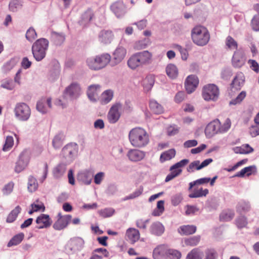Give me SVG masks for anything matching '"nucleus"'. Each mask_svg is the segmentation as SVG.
<instances>
[{
	"mask_svg": "<svg viewBox=\"0 0 259 259\" xmlns=\"http://www.w3.org/2000/svg\"><path fill=\"white\" fill-rule=\"evenodd\" d=\"M18 60L13 58L5 62L1 67V71L3 74L9 73L17 64Z\"/></svg>",
	"mask_w": 259,
	"mask_h": 259,
	"instance_id": "obj_27",
	"label": "nucleus"
},
{
	"mask_svg": "<svg viewBox=\"0 0 259 259\" xmlns=\"http://www.w3.org/2000/svg\"><path fill=\"white\" fill-rule=\"evenodd\" d=\"M152 61V53L145 50L132 55L127 61V65L130 69L136 70L139 68L150 65Z\"/></svg>",
	"mask_w": 259,
	"mask_h": 259,
	"instance_id": "obj_1",
	"label": "nucleus"
},
{
	"mask_svg": "<svg viewBox=\"0 0 259 259\" xmlns=\"http://www.w3.org/2000/svg\"><path fill=\"white\" fill-rule=\"evenodd\" d=\"M149 106L152 111L155 114H159L163 112V107L154 100H150Z\"/></svg>",
	"mask_w": 259,
	"mask_h": 259,
	"instance_id": "obj_33",
	"label": "nucleus"
},
{
	"mask_svg": "<svg viewBox=\"0 0 259 259\" xmlns=\"http://www.w3.org/2000/svg\"><path fill=\"white\" fill-rule=\"evenodd\" d=\"M226 45L230 49H236L237 43L235 39L230 36H228L226 39Z\"/></svg>",
	"mask_w": 259,
	"mask_h": 259,
	"instance_id": "obj_57",
	"label": "nucleus"
},
{
	"mask_svg": "<svg viewBox=\"0 0 259 259\" xmlns=\"http://www.w3.org/2000/svg\"><path fill=\"white\" fill-rule=\"evenodd\" d=\"M164 231L165 227L164 225L158 221L152 223L149 227L150 233L156 236H161Z\"/></svg>",
	"mask_w": 259,
	"mask_h": 259,
	"instance_id": "obj_18",
	"label": "nucleus"
},
{
	"mask_svg": "<svg viewBox=\"0 0 259 259\" xmlns=\"http://www.w3.org/2000/svg\"><path fill=\"white\" fill-rule=\"evenodd\" d=\"M127 156L130 160L137 162L144 159L145 152L138 149H131L128 151Z\"/></svg>",
	"mask_w": 259,
	"mask_h": 259,
	"instance_id": "obj_21",
	"label": "nucleus"
},
{
	"mask_svg": "<svg viewBox=\"0 0 259 259\" xmlns=\"http://www.w3.org/2000/svg\"><path fill=\"white\" fill-rule=\"evenodd\" d=\"M14 145V139L12 136H7L4 145L3 150L4 151H9Z\"/></svg>",
	"mask_w": 259,
	"mask_h": 259,
	"instance_id": "obj_55",
	"label": "nucleus"
},
{
	"mask_svg": "<svg viewBox=\"0 0 259 259\" xmlns=\"http://www.w3.org/2000/svg\"><path fill=\"white\" fill-rule=\"evenodd\" d=\"M220 121L215 120L208 123L205 129V134L207 138H211L214 135L220 133Z\"/></svg>",
	"mask_w": 259,
	"mask_h": 259,
	"instance_id": "obj_17",
	"label": "nucleus"
},
{
	"mask_svg": "<svg viewBox=\"0 0 259 259\" xmlns=\"http://www.w3.org/2000/svg\"><path fill=\"white\" fill-rule=\"evenodd\" d=\"M203 252L198 248L192 249L187 255L186 259H202Z\"/></svg>",
	"mask_w": 259,
	"mask_h": 259,
	"instance_id": "obj_35",
	"label": "nucleus"
},
{
	"mask_svg": "<svg viewBox=\"0 0 259 259\" xmlns=\"http://www.w3.org/2000/svg\"><path fill=\"white\" fill-rule=\"evenodd\" d=\"M199 83L198 77L194 75H189L185 82L186 90L188 93L191 94L194 92Z\"/></svg>",
	"mask_w": 259,
	"mask_h": 259,
	"instance_id": "obj_16",
	"label": "nucleus"
},
{
	"mask_svg": "<svg viewBox=\"0 0 259 259\" xmlns=\"http://www.w3.org/2000/svg\"><path fill=\"white\" fill-rule=\"evenodd\" d=\"M30 158V152L27 150H24L20 154L18 160L27 166L29 163Z\"/></svg>",
	"mask_w": 259,
	"mask_h": 259,
	"instance_id": "obj_49",
	"label": "nucleus"
},
{
	"mask_svg": "<svg viewBox=\"0 0 259 259\" xmlns=\"http://www.w3.org/2000/svg\"><path fill=\"white\" fill-rule=\"evenodd\" d=\"M94 173V170L92 169L81 170L77 175V181L81 185H89L92 182Z\"/></svg>",
	"mask_w": 259,
	"mask_h": 259,
	"instance_id": "obj_10",
	"label": "nucleus"
},
{
	"mask_svg": "<svg viewBox=\"0 0 259 259\" xmlns=\"http://www.w3.org/2000/svg\"><path fill=\"white\" fill-rule=\"evenodd\" d=\"M22 6L21 0H12L9 4V9L12 12H16Z\"/></svg>",
	"mask_w": 259,
	"mask_h": 259,
	"instance_id": "obj_52",
	"label": "nucleus"
},
{
	"mask_svg": "<svg viewBox=\"0 0 259 259\" xmlns=\"http://www.w3.org/2000/svg\"><path fill=\"white\" fill-rule=\"evenodd\" d=\"M114 92L112 89H107L103 92L99 96V102L101 105H105L110 103L114 97Z\"/></svg>",
	"mask_w": 259,
	"mask_h": 259,
	"instance_id": "obj_20",
	"label": "nucleus"
},
{
	"mask_svg": "<svg viewBox=\"0 0 259 259\" xmlns=\"http://www.w3.org/2000/svg\"><path fill=\"white\" fill-rule=\"evenodd\" d=\"M128 140L134 147L142 148L149 143V135L146 130L141 127L132 128L128 133Z\"/></svg>",
	"mask_w": 259,
	"mask_h": 259,
	"instance_id": "obj_2",
	"label": "nucleus"
},
{
	"mask_svg": "<svg viewBox=\"0 0 259 259\" xmlns=\"http://www.w3.org/2000/svg\"><path fill=\"white\" fill-rule=\"evenodd\" d=\"M112 11L117 17L122 16L125 13V6L122 2H116L111 6Z\"/></svg>",
	"mask_w": 259,
	"mask_h": 259,
	"instance_id": "obj_26",
	"label": "nucleus"
},
{
	"mask_svg": "<svg viewBox=\"0 0 259 259\" xmlns=\"http://www.w3.org/2000/svg\"><path fill=\"white\" fill-rule=\"evenodd\" d=\"M37 37V34L34 28L30 27L29 28L26 33V39L32 42Z\"/></svg>",
	"mask_w": 259,
	"mask_h": 259,
	"instance_id": "obj_56",
	"label": "nucleus"
},
{
	"mask_svg": "<svg viewBox=\"0 0 259 259\" xmlns=\"http://www.w3.org/2000/svg\"><path fill=\"white\" fill-rule=\"evenodd\" d=\"M208 194V190L207 189H203L202 188L200 189L195 188L192 193L189 194V197L191 198H199L206 196Z\"/></svg>",
	"mask_w": 259,
	"mask_h": 259,
	"instance_id": "obj_32",
	"label": "nucleus"
},
{
	"mask_svg": "<svg viewBox=\"0 0 259 259\" xmlns=\"http://www.w3.org/2000/svg\"><path fill=\"white\" fill-rule=\"evenodd\" d=\"M165 72L167 75L171 79H176L179 74V70L176 65L170 63L165 67Z\"/></svg>",
	"mask_w": 259,
	"mask_h": 259,
	"instance_id": "obj_29",
	"label": "nucleus"
},
{
	"mask_svg": "<svg viewBox=\"0 0 259 259\" xmlns=\"http://www.w3.org/2000/svg\"><path fill=\"white\" fill-rule=\"evenodd\" d=\"M121 107L122 105L120 103H116L111 107L107 114V119L110 123H115L119 120L120 117L119 110Z\"/></svg>",
	"mask_w": 259,
	"mask_h": 259,
	"instance_id": "obj_13",
	"label": "nucleus"
},
{
	"mask_svg": "<svg viewBox=\"0 0 259 259\" xmlns=\"http://www.w3.org/2000/svg\"><path fill=\"white\" fill-rule=\"evenodd\" d=\"M126 55V50L123 47H118L113 53V58L110 60V65L115 66L122 62Z\"/></svg>",
	"mask_w": 259,
	"mask_h": 259,
	"instance_id": "obj_12",
	"label": "nucleus"
},
{
	"mask_svg": "<svg viewBox=\"0 0 259 259\" xmlns=\"http://www.w3.org/2000/svg\"><path fill=\"white\" fill-rule=\"evenodd\" d=\"M192 41L198 46H204L210 39V34L207 28L201 25L193 27L191 31Z\"/></svg>",
	"mask_w": 259,
	"mask_h": 259,
	"instance_id": "obj_3",
	"label": "nucleus"
},
{
	"mask_svg": "<svg viewBox=\"0 0 259 259\" xmlns=\"http://www.w3.org/2000/svg\"><path fill=\"white\" fill-rule=\"evenodd\" d=\"M24 235L23 233H20L14 236L8 242V247H11L19 244L24 239Z\"/></svg>",
	"mask_w": 259,
	"mask_h": 259,
	"instance_id": "obj_41",
	"label": "nucleus"
},
{
	"mask_svg": "<svg viewBox=\"0 0 259 259\" xmlns=\"http://www.w3.org/2000/svg\"><path fill=\"white\" fill-rule=\"evenodd\" d=\"M60 72V67L58 64H56L54 68L51 69L49 72V79L54 81L59 76Z\"/></svg>",
	"mask_w": 259,
	"mask_h": 259,
	"instance_id": "obj_43",
	"label": "nucleus"
},
{
	"mask_svg": "<svg viewBox=\"0 0 259 259\" xmlns=\"http://www.w3.org/2000/svg\"><path fill=\"white\" fill-rule=\"evenodd\" d=\"M246 96V93L245 91H242L241 93H239V94L237 96V97L233 99L230 102V105H236L237 104L240 103L242 102V101L244 99V98Z\"/></svg>",
	"mask_w": 259,
	"mask_h": 259,
	"instance_id": "obj_59",
	"label": "nucleus"
},
{
	"mask_svg": "<svg viewBox=\"0 0 259 259\" xmlns=\"http://www.w3.org/2000/svg\"><path fill=\"white\" fill-rule=\"evenodd\" d=\"M51 108V98H42L38 101L36 104V109L42 114L47 113Z\"/></svg>",
	"mask_w": 259,
	"mask_h": 259,
	"instance_id": "obj_19",
	"label": "nucleus"
},
{
	"mask_svg": "<svg viewBox=\"0 0 259 259\" xmlns=\"http://www.w3.org/2000/svg\"><path fill=\"white\" fill-rule=\"evenodd\" d=\"M246 59L243 51L240 50H237L234 52L233 56L232 65L234 67L240 68L245 64Z\"/></svg>",
	"mask_w": 259,
	"mask_h": 259,
	"instance_id": "obj_15",
	"label": "nucleus"
},
{
	"mask_svg": "<svg viewBox=\"0 0 259 259\" xmlns=\"http://www.w3.org/2000/svg\"><path fill=\"white\" fill-rule=\"evenodd\" d=\"M155 82L154 76L150 74L147 75L143 81V85L144 90L148 92L153 87Z\"/></svg>",
	"mask_w": 259,
	"mask_h": 259,
	"instance_id": "obj_31",
	"label": "nucleus"
},
{
	"mask_svg": "<svg viewBox=\"0 0 259 259\" xmlns=\"http://www.w3.org/2000/svg\"><path fill=\"white\" fill-rule=\"evenodd\" d=\"M65 93L71 100H75L82 94V90L79 83L73 82L66 88Z\"/></svg>",
	"mask_w": 259,
	"mask_h": 259,
	"instance_id": "obj_11",
	"label": "nucleus"
},
{
	"mask_svg": "<svg viewBox=\"0 0 259 259\" xmlns=\"http://www.w3.org/2000/svg\"><path fill=\"white\" fill-rule=\"evenodd\" d=\"M183 199V197L181 193L176 194L171 197V204L174 206H177L182 202Z\"/></svg>",
	"mask_w": 259,
	"mask_h": 259,
	"instance_id": "obj_60",
	"label": "nucleus"
},
{
	"mask_svg": "<svg viewBox=\"0 0 259 259\" xmlns=\"http://www.w3.org/2000/svg\"><path fill=\"white\" fill-rule=\"evenodd\" d=\"M235 224L239 229L246 228L248 225L247 219L244 215L239 216L236 219Z\"/></svg>",
	"mask_w": 259,
	"mask_h": 259,
	"instance_id": "obj_39",
	"label": "nucleus"
},
{
	"mask_svg": "<svg viewBox=\"0 0 259 259\" xmlns=\"http://www.w3.org/2000/svg\"><path fill=\"white\" fill-rule=\"evenodd\" d=\"M245 82V76L243 73L241 72H237L233 79L231 84L232 89L237 90H240L243 85Z\"/></svg>",
	"mask_w": 259,
	"mask_h": 259,
	"instance_id": "obj_23",
	"label": "nucleus"
},
{
	"mask_svg": "<svg viewBox=\"0 0 259 259\" xmlns=\"http://www.w3.org/2000/svg\"><path fill=\"white\" fill-rule=\"evenodd\" d=\"M21 210V207L19 206H17L9 214L7 222L8 223L13 222L17 218L18 214L20 212Z\"/></svg>",
	"mask_w": 259,
	"mask_h": 259,
	"instance_id": "obj_45",
	"label": "nucleus"
},
{
	"mask_svg": "<svg viewBox=\"0 0 259 259\" xmlns=\"http://www.w3.org/2000/svg\"><path fill=\"white\" fill-rule=\"evenodd\" d=\"M143 191V187H140L136 190H135L133 193L129 195L128 196H126L124 197L123 200L124 201L128 200V199H134L136 197H138L140 195L142 194Z\"/></svg>",
	"mask_w": 259,
	"mask_h": 259,
	"instance_id": "obj_58",
	"label": "nucleus"
},
{
	"mask_svg": "<svg viewBox=\"0 0 259 259\" xmlns=\"http://www.w3.org/2000/svg\"><path fill=\"white\" fill-rule=\"evenodd\" d=\"M78 145L74 143L66 145L62 149V154L68 163L72 162L77 155Z\"/></svg>",
	"mask_w": 259,
	"mask_h": 259,
	"instance_id": "obj_9",
	"label": "nucleus"
},
{
	"mask_svg": "<svg viewBox=\"0 0 259 259\" xmlns=\"http://www.w3.org/2000/svg\"><path fill=\"white\" fill-rule=\"evenodd\" d=\"M250 208L249 203L244 200L240 201L236 206V210L240 213L247 212L250 210Z\"/></svg>",
	"mask_w": 259,
	"mask_h": 259,
	"instance_id": "obj_37",
	"label": "nucleus"
},
{
	"mask_svg": "<svg viewBox=\"0 0 259 259\" xmlns=\"http://www.w3.org/2000/svg\"><path fill=\"white\" fill-rule=\"evenodd\" d=\"M84 244L83 240L80 237L71 239L66 244L65 250L68 254H73L80 250Z\"/></svg>",
	"mask_w": 259,
	"mask_h": 259,
	"instance_id": "obj_8",
	"label": "nucleus"
},
{
	"mask_svg": "<svg viewBox=\"0 0 259 259\" xmlns=\"http://www.w3.org/2000/svg\"><path fill=\"white\" fill-rule=\"evenodd\" d=\"M51 37L53 40L57 45H61L65 40V35L63 33L53 32L51 34Z\"/></svg>",
	"mask_w": 259,
	"mask_h": 259,
	"instance_id": "obj_46",
	"label": "nucleus"
},
{
	"mask_svg": "<svg viewBox=\"0 0 259 259\" xmlns=\"http://www.w3.org/2000/svg\"><path fill=\"white\" fill-rule=\"evenodd\" d=\"M196 231V227L194 225H184L178 229V232L183 235H189L194 234Z\"/></svg>",
	"mask_w": 259,
	"mask_h": 259,
	"instance_id": "obj_30",
	"label": "nucleus"
},
{
	"mask_svg": "<svg viewBox=\"0 0 259 259\" xmlns=\"http://www.w3.org/2000/svg\"><path fill=\"white\" fill-rule=\"evenodd\" d=\"M38 187V183L36 179L33 176H29L28 182V190L30 192H34Z\"/></svg>",
	"mask_w": 259,
	"mask_h": 259,
	"instance_id": "obj_47",
	"label": "nucleus"
},
{
	"mask_svg": "<svg viewBox=\"0 0 259 259\" xmlns=\"http://www.w3.org/2000/svg\"><path fill=\"white\" fill-rule=\"evenodd\" d=\"M126 236L132 243H135L140 238V233L137 229L131 228L126 230Z\"/></svg>",
	"mask_w": 259,
	"mask_h": 259,
	"instance_id": "obj_28",
	"label": "nucleus"
},
{
	"mask_svg": "<svg viewBox=\"0 0 259 259\" xmlns=\"http://www.w3.org/2000/svg\"><path fill=\"white\" fill-rule=\"evenodd\" d=\"M49 47V41L44 38L37 39L32 46V53L33 57L37 61L44 59L46 55Z\"/></svg>",
	"mask_w": 259,
	"mask_h": 259,
	"instance_id": "obj_5",
	"label": "nucleus"
},
{
	"mask_svg": "<svg viewBox=\"0 0 259 259\" xmlns=\"http://www.w3.org/2000/svg\"><path fill=\"white\" fill-rule=\"evenodd\" d=\"M165 252V247L164 245L157 246L153 250V256L155 259H161Z\"/></svg>",
	"mask_w": 259,
	"mask_h": 259,
	"instance_id": "obj_40",
	"label": "nucleus"
},
{
	"mask_svg": "<svg viewBox=\"0 0 259 259\" xmlns=\"http://www.w3.org/2000/svg\"><path fill=\"white\" fill-rule=\"evenodd\" d=\"M114 37L112 32L110 30H103L98 34V40L103 44L111 43Z\"/></svg>",
	"mask_w": 259,
	"mask_h": 259,
	"instance_id": "obj_22",
	"label": "nucleus"
},
{
	"mask_svg": "<svg viewBox=\"0 0 259 259\" xmlns=\"http://www.w3.org/2000/svg\"><path fill=\"white\" fill-rule=\"evenodd\" d=\"M200 240V236H195L187 239L184 241L185 244L187 246H193L197 245Z\"/></svg>",
	"mask_w": 259,
	"mask_h": 259,
	"instance_id": "obj_51",
	"label": "nucleus"
},
{
	"mask_svg": "<svg viewBox=\"0 0 259 259\" xmlns=\"http://www.w3.org/2000/svg\"><path fill=\"white\" fill-rule=\"evenodd\" d=\"M176 155V150L174 149H170L163 152L160 157V160L163 162L167 160H169L174 158Z\"/></svg>",
	"mask_w": 259,
	"mask_h": 259,
	"instance_id": "obj_36",
	"label": "nucleus"
},
{
	"mask_svg": "<svg viewBox=\"0 0 259 259\" xmlns=\"http://www.w3.org/2000/svg\"><path fill=\"white\" fill-rule=\"evenodd\" d=\"M218 253L213 249H208L205 251V257L204 259H217Z\"/></svg>",
	"mask_w": 259,
	"mask_h": 259,
	"instance_id": "obj_61",
	"label": "nucleus"
},
{
	"mask_svg": "<svg viewBox=\"0 0 259 259\" xmlns=\"http://www.w3.org/2000/svg\"><path fill=\"white\" fill-rule=\"evenodd\" d=\"M71 215L69 214L60 217V218L54 224L53 228L57 230H61L67 227L69 222L71 221Z\"/></svg>",
	"mask_w": 259,
	"mask_h": 259,
	"instance_id": "obj_24",
	"label": "nucleus"
},
{
	"mask_svg": "<svg viewBox=\"0 0 259 259\" xmlns=\"http://www.w3.org/2000/svg\"><path fill=\"white\" fill-rule=\"evenodd\" d=\"M101 91V85L98 84L90 85L87 90V94L90 101L96 103L99 101V94Z\"/></svg>",
	"mask_w": 259,
	"mask_h": 259,
	"instance_id": "obj_14",
	"label": "nucleus"
},
{
	"mask_svg": "<svg viewBox=\"0 0 259 259\" xmlns=\"http://www.w3.org/2000/svg\"><path fill=\"white\" fill-rule=\"evenodd\" d=\"M149 41L147 39H143L135 42L133 45L134 49L136 51L146 49L149 45Z\"/></svg>",
	"mask_w": 259,
	"mask_h": 259,
	"instance_id": "obj_42",
	"label": "nucleus"
},
{
	"mask_svg": "<svg viewBox=\"0 0 259 259\" xmlns=\"http://www.w3.org/2000/svg\"><path fill=\"white\" fill-rule=\"evenodd\" d=\"M66 170V164L60 163L57 165L53 169V175L56 178L61 177L65 172Z\"/></svg>",
	"mask_w": 259,
	"mask_h": 259,
	"instance_id": "obj_34",
	"label": "nucleus"
},
{
	"mask_svg": "<svg viewBox=\"0 0 259 259\" xmlns=\"http://www.w3.org/2000/svg\"><path fill=\"white\" fill-rule=\"evenodd\" d=\"M105 177V174L104 172H99L97 173L94 177V183L96 185H100Z\"/></svg>",
	"mask_w": 259,
	"mask_h": 259,
	"instance_id": "obj_63",
	"label": "nucleus"
},
{
	"mask_svg": "<svg viewBox=\"0 0 259 259\" xmlns=\"http://www.w3.org/2000/svg\"><path fill=\"white\" fill-rule=\"evenodd\" d=\"M115 213V210L113 208H105L98 211L99 215L103 218H108L112 216Z\"/></svg>",
	"mask_w": 259,
	"mask_h": 259,
	"instance_id": "obj_50",
	"label": "nucleus"
},
{
	"mask_svg": "<svg viewBox=\"0 0 259 259\" xmlns=\"http://www.w3.org/2000/svg\"><path fill=\"white\" fill-rule=\"evenodd\" d=\"M36 223L38 225V229H42L49 227L52 222L49 215L41 214L37 218Z\"/></svg>",
	"mask_w": 259,
	"mask_h": 259,
	"instance_id": "obj_25",
	"label": "nucleus"
},
{
	"mask_svg": "<svg viewBox=\"0 0 259 259\" xmlns=\"http://www.w3.org/2000/svg\"><path fill=\"white\" fill-rule=\"evenodd\" d=\"M235 213L232 210H226L223 211L220 214V220L223 221H231L234 217Z\"/></svg>",
	"mask_w": 259,
	"mask_h": 259,
	"instance_id": "obj_44",
	"label": "nucleus"
},
{
	"mask_svg": "<svg viewBox=\"0 0 259 259\" xmlns=\"http://www.w3.org/2000/svg\"><path fill=\"white\" fill-rule=\"evenodd\" d=\"M210 181L209 178H203L198 179L189 183V191L192 190V188L196 185H202L208 183Z\"/></svg>",
	"mask_w": 259,
	"mask_h": 259,
	"instance_id": "obj_54",
	"label": "nucleus"
},
{
	"mask_svg": "<svg viewBox=\"0 0 259 259\" xmlns=\"http://www.w3.org/2000/svg\"><path fill=\"white\" fill-rule=\"evenodd\" d=\"M110 60V55L109 54L104 53L88 57L86 60V64L90 69L99 70L105 67Z\"/></svg>",
	"mask_w": 259,
	"mask_h": 259,
	"instance_id": "obj_4",
	"label": "nucleus"
},
{
	"mask_svg": "<svg viewBox=\"0 0 259 259\" xmlns=\"http://www.w3.org/2000/svg\"><path fill=\"white\" fill-rule=\"evenodd\" d=\"M1 87L9 91H12L15 88V84L12 79H5L1 81Z\"/></svg>",
	"mask_w": 259,
	"mask_h": 259,
	"instance_id": "obj_48",
	"label": "nucleus"
},
{
	"mask_svg": "<svg viewBox=\"0 0 259 259\" xmlns=\"http://www.w3.org/2000/svg\"><path fill=\"white\" fill-rule=\"evenodd\" d=\"M53 146L55 149L60 148L62 145V138L61 135L56 136L53 140Z\"/></svg>",
	"mask_w": 259,
	"mask_h": 259,
	"instance_id": "obj_64",
	"label": "nucleus"
},
{
	"mask_svg": "<svg viewBox=\"0 0 259 259\" xmlns=\"http://www.w3.org/2000/svg\"><path fill=\"white\" fill-rule=\"evenodd\" d=\"M231 121L229 118H227L223 124H221L220 122V133H224L228 131L231 127Z\"/></svg>",
	"mask_w": 259,
	"mask_h": 259,
	"instance_id": "obj_53",
	"label": "nucleus"
},
{
	"mask_svg": "<svg viewBox=\"0 0 259 259\" xmlns=\"http://www.w3.org/2000/svg\"><path fill=\"white\" fill-rule=\"evenodd\" d=\"M219 95V88L214 84H207L202 88V97L206 101H216Z\"/></svg>",
	"mask_w": 259,
	"mask_h": 259,
	"instance_id": "obj_7",
	"label": "nucleus"
},
{
	"mask_svg": "<svg viewBox=\"0 0 259 259\" xmlns=\"http://www.w3.org/2000/svg\"><path fill=\"white\" fill-rule=\"evenodd\" d=\"M31 209L28 212L29 214H32L34 212L37 211L38 210H41L44 211L45 207L44 203L38 200H36L31 205Z\"/></svg>",
	"mask_w": 259,
	"mask_h": 259,
	"instance_id": "obj_38",
	"label": "nucleus"
},
{
	"mask_svg": "<svg viewBox=\"0 0 259 259\" xmlns=\"http://www.w3.org/2000/svg\"><path fill=\"white\" fill-rule=\"evenodd\" d=\"M93 17V12L89 10L85 12L84 14L82 16V21L84 23H87L89 22Z\"/></svg>",
	"mask_w": 259,
	"mask_h": 259,
	"instance_id": "obj_62",
	"label": "nucleus"
},
{
	"mask_svg": "<svg viewBox=\"0 0 259 259\" xmlns=\"http://www.w3.org/2000/svg\"><path fill=\"white\" fill-rule=\"evenodd\" d=\"M15 117L20 121H27L31 114L30 107L25 103L19 102L16 103L14 108Z\"/></svg>",
	"mask_w": 259,
	"mask_h": 259,
	"instance_id": "obj_6",
	"label": "nucleus"
}]
</instances>
